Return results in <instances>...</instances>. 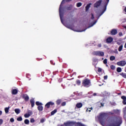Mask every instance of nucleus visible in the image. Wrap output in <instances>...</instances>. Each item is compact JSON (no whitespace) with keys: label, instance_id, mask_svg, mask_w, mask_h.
<instances>
[{"label":"nucleus","instance_id":"f257e3e1","mask_svg":"<svg viewBox=\"0 0 126 126\" xmlns=\"http://www.w3.org/2000/svg\"><path fill=\"white\" fill-rule=\"evenodd\" d=\"M122 123V120L119 117L115 118L112 120V123L108 124L107 126H120Z\"/></svg>","mask_w":126,"mask_h":126},{"label":"nucleus","instance_id":"f03ea898","mask_svg":"<svg viewBox=\"0 0 126 126\" xmlns=\"http://www.w3.org/2000/svg\"><path fill=\"white\" fill-rule=\"evenodd\" d=\"M106 121L107 118L106 114L102 113L99 114V116H98V122H99L100 125L102 126H105Z\"/></svg>","mask_w":126,"mask_h":126},{"label":"nucleus","instance_id":"7ed1b4c3","mask_svg":"<svg viewBox=\"0 0 126 126\" xmlns=\"http://www.w3.org/2000/svg\"><path fill=\"white\" fill-rule=\"evenodd\" d=\"M59 15L62 24H63V0H62L59 7Z\"/></svg>","mask_w":126,"mask_h":126},{"label":"nucleus","instance_id":"20e7f679","mask_svg":"<svg viewBox=\"0 0 126 126\" xmlns=\"http://www.w3.org/2000/svg\"><path fill=\"white\" fill-rule=\"evenodd\" d=\"M91 84V80H89V79H84V80L82 81V85L85 87H89Z\"/></svg>","mask_w":126,"mask_h":126},{"label":"nucleus","instance_id":"39448f33","mask_svg":"<svg viewBox=\"0 0 126 126\" xmlns=\"http://www.w3.org/2000/svg\"><path fill=\"white\" fill-rule=\"evenodd\" d=\"M64 125H66V126H73L74 125H77V126H85L84 125H83V124L80 123V122H67L66 124L64 123Z\"/></svg>","mask_w":126,"mask_h":126},{"label":"nucleus","instance_id":"423d86ee","mask_svg":"<svg viewBox=\"0 0 126 126\" xmlns=\"http://www.w3.org/2000/svg\"><path fill=\"white\" fill-rule=\"evenodd\" d=\"M102 2V1L101 0L97 1L95 3H94V7L98 8V7L101 5Z\"/></svg>","mask_w":126,"mask_h":126},{"label":"nucleus","instance_id":"0eeeda50","mask_svg":"<svg viewBox=\"0 0 126 126\" xmlns=\"http://www.w3.org/2000/svg\"><path fill=\"white\" fill-rule=\"evenodd\" d=\"M94 55L103 57L104 55L103 52L101 51H96L94 53Z\"/></svg>","mask_w":126,"mask_h":126},{"label":"nucleus","instance_id":"6e6552de","mask_svg":"<svg viewBox=\"0 0 126 126\" xmlns=\"http://www.w3.org/2000/svg\"><path fill=\"white\" fill-rule=\"evenodd\" d=\"M22 98L24 99L26 102H28L30 99V97L27 94H23Z\"/></svg>","mask_w":126,"mask_h":126},{"label":"nucleus","instance_id":"1a4fd4ad","mask_svg":"<svg viewBox=\"0 0 126 126\" xmlns=\"http://www.w3.org/2000/svg\"><path fill=\"white\" fill-rule=\"evenodd\" d=\"M64 26L66 27L67 28H68L70 30H73L74 27L73 24L71 25V24H66V23H64Z\"/></svg>","mask_w":126,"mask_h":126},{"label":"nucleus","instance_id":"9d476101","mask_svg":"<svg viewBox=\"0 0 126 126\" xmlns=\"http://www.w3.org/2000/svg\"><path fill=\"white\" fill-rule=\"evenodd\" d=\"M117 64L119 66H124L126 64V62L125 61H121L118 62Z\"/></svg>","mask_w":126,"mask_h":126},{"label":"nucleus","instance_id":"9b49d317","mask_svg":"<svg viewBox=\"0 0 126 126\" xmlns=\"http://www.w3.org/2000/svg\"><path fill=\"white\" fill-rule=\"evenodd\" d=\"M54 103L52 101H49L47 102L45 105V107H46L47 109H49L50 107V106H54Z\"/></svg>","mask_w":126,"mask_h":126},{"label":"nucleus","instance_id":"f8f14e48","mask_svg":"<svg viewBox=\"0 0 126 126\" xmlns=\"http://www.w3.org/2000/svg\"><path fill=\"white\" fill-rule=\"evenodd\" d=\"M110 0H106L105 2H102V4L104 5V11L107 9V6Z\"/></svg>","mask_w":126,"mask_h":126},{"label":"nucleus","instance_id":"ddd939ff","mask_svg":"<svg viewBox=\"0 0 126 126\" xmlns=\"http://www.w3.org/2000/svg\"><path fill=\"white\" fill-rule=\"evenodd\" d=\"M106 41V43H107L108 44H109V43H112V42H113V38L112 37H109L107 38Z\"/></svg>","mask_w":126,"mask_h":126},{"label":"nucleus","instance_id":"4468645a","mask_svg":"<svg viewBox=\"0 0 126 126\" xmlns=\"http://www.w3.org/2000/svg\"><path fill=\"white\" fill-rule=\"evenodd\" d=\"M117 30L116 29H112L111 32V34L112 35H115L117 34Z\"/></svg>","mask_w":126,"mask_h":126},{"label":"nucleus","instance_id":"2eb2a0df","mask_svg":"<svg viewBox=\"0 0 126 126\" xmlns=\"http://www.w3.org/2000/svg\"><path fill=\"white\" fill-rule=\"evenodd\" d=\"M18 91L16 89H13L11 91V94H12V95H16L18 94Z\"/></svg>","mask_w":126,"mask_h":126},{"label":"nucleus","instance_id":"dca6fc26","mask_svg":"<svg viewBox=\"0 0 126 126\" xmlns=\"http://www.w3.org/2000/svg\"><path fill=\"white\" fill-rule=\"evenodd\" d=\"M30 103L31 104V106H32V108H33V107L35 105V101L34 100V98H32L31 100H30Z\"/></svg>","mask_w":126,"mask_h":126},{"label":"nucleus","instance_id":"f3484780","mask_svg":"<svg viewBox=\"0 0 126 126\" xmlns=\"http://www.w3.org/2000/svg\"><path fill=\"white\" fill-rule=\"evenodd\" d=\"M83 106V104L81 102H79V103H77L76 105V107L77 108H82Z\"/></svg>","mask_w":126,"mask_h":126},{"label":"nucleus","instance_id":"a211bd4d","mask_svg":"<svg viewBox=\"0 0 126 126\" xmlns=\"http://www.w3.org/2000/svg\"><path fill=\"white\" fill-rule=\"evenodd\" d=\"M96 21H94L92 23L90 24L89 26L88 27V29H90V28L93 27L96 23Z\"/></svg>","mask_w":126,"mask_h":126},{"label":"nucleus","instance_id":"6ab92c4d","mask_svg":"<svg viewBox=\"0 0 126 126\" xmlns=\"http://www.w3.org/2000/svg\"><path fill=\"white\" fill-rule=\"evenodd\" d=\"M37 109L39 112L42 111L43 110V107L42 106V105L38 106Z\"/></svg>","mask_w":126,"mask_h":126},{"label":"nucleus","instance_id":"aec40b11","mask_svg":"<svg viewBox=\"0 0 126 126\" xmlns=\"http://www.w3.org/2000/svg\"><path fill=\"white\" fill-rule=\"evenodd\" d=\"M61 103H62V99H60L57 100L56 104H57V105H61Z\"/></svg>","mask_w":126,"mask_h":126},{"label":"nucleus","instance_id":"412c9836","mask_svg":"<svg viewBox=\"0 0 126 126\" xmlns=\"http://www.w3.org/2000/svg\"><path fill=\"white\" fill-rule=\"evenodd\" d=\"M91 4H87L85 7L86 11L89 10V8L91 7Z\"/></svg>","mask_w":126,"mask_h":126},{"label":"nucleus","instance_id":"4be33fe9","mask_svg":"<svg viewBox=\"0 0 126 126\" xmlns=\"http://www.w3.org/2000/svg\"><path fill=\"white\" fill-rule=\"evenodd\" d=\"M15 113L16 114H19L20 113V110L19 109H15Z\"/></svg>","mask_w":126,"mask_h":126},{"label":"nucleus","instance_id":"5701e85b","mask_svg":"<svg viewBox=\"0 0 126 126\" xmlns=\"http://www.w3.org/2000/svg\"><path fill=\"white\" fill-rule=\"evenodd\" d=\"M9 107L5 108H4V111H5V114L8 113H9Z\"/></svg>","mask_w":126,"mask_h":126},{"label":"nucleus","instance_id":"b1692460","mask_svg":"<svg viewBox=\"0 0 126 126\" xmlns=\"http://www.w3.org/2000/svg\"><path fill=\"white\" fill-rule=\"evenodd\" d=\"M57 112V110L56 109H55L54 110L52 111L51 112V116H53L56 113V112Z\"/></svg>","mask_w":126,"mask_h":126},{"label":"nucleus","instance_id":"393cba45","mask_svg":"<svg viewBox=\"0 0 126 126\" xmlns=\"http://www.w3.org/2000/svg\"><path fill=\"white\" fill-rule=\"evenodd\" d=\"M35 104L38 106L43 105V104L41 102L38 101L35 102Z\"/></svg>","mask_w":126,"mask_h":126},{"label":"nucleus","instance_id":"a878e982","mask_svg":"<svg viewBox=\"0 0 126 126\" xmlns=\"http://www.w3.org/2000/svg\"><path fill=\"white\" fill-rule=\"evenodd\" d=\"M120 75H121L123 78L126 79V73L122 72L120 73Z\"/></svg>","mask_w":126,"mask_h":126},{"label":"nucleus","instance_id":"bb28decb","mask_svg":"<svg viewBox=\"0 0 126 126\" xmlns=\"http://www.w3.org/2000/svg\"><path fill=\"white\" fill-rule=\"evenodd\" d=\"M17 121H18V122H22V121H23L22 117L21 116L18 117L17 118Z\"/></svg>","mask_w":126,"mask_h":126},{"label":"nucleus","instance_id":"cd10ccee","mask_svg":"<svg viewBox=\"0 0 126 126\" xmlns=\"http://www.w3.org/2000/svg\"><path fill=\"white\" fill-rule=\"evenodd\" d=\"M81 83V82L80 80H76V84L77 85H78V86L80 85Z\"/></svg>","mask_w":126,"mask_h":126},{"label":"nucleus","instance_id":"c85d7f7f","mask_svg":"<svg viewBox=\"0 0 126 126\" xmlns=\"http://www.w3.org/2000/svg\"><path fill=\"white\" fill-rule=\"evenodd\" d=\"M82 5V3L81 2H78L76 4V6L77 7H80Z\"/></svg>","mask_w":126,"mask_h":126},{"label":"nucleus","instance_id":"c756f323","mask_svg":"<svg viewBox=\"0 0 126 126\" xmlns=\"http://www.w3.org/2000/svg\"><path fill=\"white\" fill-rule=\"evenodd\" d=\"M28 114H29V115L32 116V110H28Z\"/></svg>","mask_w":126,"mask_h":126},{"label":"nucleus","instance_id":"7c9ffc66","mask_svg":"<svg viewBox=\"0 0 126 126\" xmlns=\"http://www.w3.org/2000/svg\"><path fill=\"white\" fill-rule=\"evenodd\" d=\"M116 59L115 57L114 56H111L110 58V60L112 61L115 60Z\"/></svg>","mask_w":126,"mask_h":126},{"label":"nucleus","instance_id":"2f4dec72","mask_svg":"<svg viewBox=\"0 0 126 126\" xmlns=\"http://www.w3.org/2000/svg\"><path fill=\"white\" fill-rule=\"evenodd\" d=\"M123 48V45H121L119 47V48H118L119 51V52H121V51L122 50Z\"/></svg>","mask_w":126,"mask_h":126},{"label":"nucleus","instance_id":"473e14b6","mask_svg":"<svg viewBox=\"0 0 126 126\" xmlns=\"http://www.w3.org/2000/svg\"><path fill=\"white\" fill-rule=\"evenodd\" d=\"M25 124L26 125H29L30 124V121L28 119L25 120Z\"/></svg>","mask_w":126,"mask_h":126},{"label":"nucleus","instance_id":"72a5a7b5","mask_svg":"<svg viewBox=\"0 0 126 126\" xmlns=\"http://www.w3.org/2000/svg\"><path fill=\"white\" fill-rule=\"evenodd\" d=\"M117 71L118 72V73H120L121 71H122V68L121 67H118L117 68Z\"/></svg>","mask_w":126,"mask_h":126},{"label":"nucleus","instance_id":"f704fd0d","mask_svg":"<svg viewBox=\"0 0 126 126\" xmlns=\"http://www.w3.org/2000/svg\"><path fill=\"white\" fill-rule=\"evenodd\" d=\"M93 110V107H91V108H88L86 110L87 112H91V110Z\"/></svg>","mask_w":126,"mask_h":126},{"label":"nucleus","instance_id":"c9c22d12","mask_svg":"<svg viewBox=\"0 0 126 126\" xmlns=\"http://www.w3.org/2000/svg\"><path fill=\"white\" fill-rule=\"evenodd\" d=\"M24 116L25 118H29V117H30L31 116L29 114H25Z\"/></svg>","mask_w":126,"mask_h":126},{"label":"nucleus","instance_id":"e433bc0d","mask_svg":"<svg viewBox=\"0 0 126 126\" xmlns=\"http://www.w3.org/2000/svg\"><path fill=\"white\" fill-rule=\"evenodd\" d=\"M103 5L104 6V8H103V10H102V12H101V14H100V16L102 15L105 12V11L106 10V9L105 10V5Z\"/></svg>","mask_w":126,"mask_h":126},{"label":"nucleus","instance_id":"4c0bfd02","mask_svg":"<svg viewBox=\"0 0 126 126\" xmlns=\"http://www.w3.org/2000/svg\"><path fill=\"white\" fill-rule=\"evenodd\" d=\"M121 98L122 99H123V100H126V96H124V95L122 96Z\"/></svg>","mask_w":126,"mask_h":126},{"label":"nucleus","instance_id":"58836bf2","mask_svg":"<svg viewBox=\"0 0 126 126\" xmlns=\"http://www.w3.org/2000/svg\"><path fill=\"white\" fill-rule=\"evenodd\" d=\"M110 68L112 70H114L115 69V66L113 65H112L111 66H110Z\"/></svg>","mask_w":126,"mask_h":126},{"label":"nucleus","instance_id":"ea45409f","mask_svg":"<svg viewBox=\"0 0 126 126\" xmlns=\"http://www.w3.org/2000/svg\"><path fill=\"white\" fill-rule=\"evenodd\" d=\"M10 123H14V118H10Z\"/></svg>","mask_w":126,"mask_h":126},{"label":"nucleus","instance_id":"a19ab883","mask_svg":"<svg viewBox=\"0 0 126 126\" xmlns=\"http://www.w3.org/2000/svg\"><path fill=\"white\" fill-rule=\"evenodd\" d=\"M45 122V120L43 118H42L41 120H40V123L41 124H43V123Z\"/></svg>","mask_w":126,"mask_h":126},{"label":"nucleus","instance_id":"79ce46f5","mask_svg":"<svg viewBox=\"0 0 126 126\" xmlns=\"http://www.w3.org/2000/svg\"><path fill=\"white\" fill-rule=\"evenodd\" d=\"M107 60L105 59H104V60H103V63L107 64Z\"/></svg>","mask_w":126,"mask_h":126},{"label":"nucleus","instance_id":"37998d69","mask_svg":"<svg viewBox=\"0 0 126 126\" xmlns=\"http://www.w3.org/2000/svg\"><path fill=\"white\" fill-rule=\"evenodd\" d=\"M91 15V19L94 20V15L93 14V13H92Z\"/></svg>","mask_w":126,"mask_h":126},{"label":"nucleus","instance_id":"c03bdc74","mask_svg":"<svg viewBox=\"0 0 126 126\" xmlns=\"http://www.w3.org/2000/svg\"><path fill=\"white\" fill-rule=\"evenodd\" d=\"M31 123H34L35 120L33 118H32L30 121Z\"/></svg>","mask_w":126,"mask_h":126},{"label":"nucleus","instance_id":"a18cd8bd","mask_svg":"<svg viewBox=\"0 0 126 126\" xmlns=\"http://www.w3.org/2000/svg\"><path fill=\"white\" fill-rule=\"evenodd\" d=\"M3 123V121L2 119H0V125H1Z\"/></svg>","mask_w":126,"mask_h":126},{"label":"nucleus","instance_id":"49530a36","mask_svg":"<svg viewBox=\"0 0 126 126\" xmlns=\"http://www.w3.org/2000/svg\"><path fill=\"white\" fill-rule=\"evenodd\" d=\"M102 71V69L100 68H98V69H97V72H101Z\"/></svg>","mask_w":126,"mask_h":126},{"label":"nucleus","instance_id":"de8ad7c7","mask_svg":"<svg viewBox=\"0 0 126 126\" xmlns=\"http://www.w3.org/2000/svg\"><path fill=\"white\" fill-rule=\"evenodd\" d=\"M123 103L124 105H126V99L123 101Z\"/></svg>","mask_w":126,"mask_h":126},{"label":"nucleus","instance_id":"09e8293b","mask_svg":"<svg viewBox=\"0 0 126 126\" xmlns=\"http://www.w3.org/2000/svg\"><path fill=\"white\" fill-rule=\"evenodd\" d=\"M107 78H108V76L107 75L106 76H104L103 77V79H104V80H107Z\"/></svg>","mask_w":126,"mask_h":126},{"label":"nucleus","instance_id":"8fccbe9b","mask_svg":"<svg viewBox=\"0 0 126 126\" xmlns=\"http://www.w3.org/2000/svg\"><path fill=\"white\" fill-rule=\"evenodd\" d=\"M119 35L120 36H122L123 35V33L122 32H120L119 33Z\"/></svg>","mask_w":126,"mask_h":126},{"label":"nucleus","instance_id":"3c124183","mask_svg":"<svg viewBox=\"0 0 126 126\" xmlns=\"http://www.w3.org/2000/svg\"><path fill=\"white\" fill-rule=\"evenodd\" d=\"M50 63L52 64V65H55V63L53 61H50Z\"/></svg>","mask_w":126,"mask_h":126},{"label":"nucleus","instance_id":"603ef678","mask_svg":"<svg viewBox=\"0 0 126 126\" xmlns=\"http://www.w3.org/2000/svg\"><path fill=\"white\" fill-rule=\"evenodd\" d=\"M97 47H98V48H101V43L98 44L97 45Z\"/></svg>","mask_w":126,"mask_h":126},{"label":"nucleus","instance_id":"864d4df0","mask_svg":"<svg viewBox=\"0 0 126 126\" xmlns=\"http://www.w3.org/2000/svg\"><path fill=\"white\" fill-rule=\"evenodd\" d=\"M63 0L67 2H69L71 1H72V0Z\"/></svg>","mask_w":126,"mask_h":126},{"label":"nucleus","instance_id":"5fc2aeb1","mask_svg":"<svg viewBox=\"0 0 126 126\" xmlns=\"http://www.w3.org/2000/svg\"><path fill=\"white\" fill-rule=\"evenodd\" d=\"M2 115V111L0 110V116H1Z\"/></svg>","mask_w":126,"mask_h":126},{"label":"nucleus","instance_id":"6e6d98bb","mask_svg":"<svg viewBox=\"0 0 126 126\" xmlns=\"http://www.w3.org/2000/svg\"><path fill=\"white\" fill-rule=\"evenodd\" d=\"M96 95V93H94L93 96H95Z\"/></svg>","mask_w":126,"mask_h":126},{"label":"nucleus","instance_id":"4d7b16f0","mask_svg":"<svg viewBox=\"0 0 126 126\" xmlns=\"http://www.w3.org/2000/svg\"><path fill=\"white\" fill-rule=\"evenodd\" d=\"M66 104V102H63V106H65V105Z\"/></svg>","mask_w":126,"mask_h":126},{"label":"nucleus","instance_id":"13d9d810","mask_svg":"<svg viewBox=\"0 0 126 126\" xmlns=\"http://www.w3.org/2000/svg\"><path fill=\"white\" fill-rule=\"evenodd\" d=\"M58 126H63V125H58Z\"/></svg>","mask_w":126,"mask_h":126},{"label":"nucleus","instance_id":"bf43d9fd","mask_svg":"<svg viewBox=\"0 0 126 126\" xmlns=\"http://www.w3.org/2000/svg\"><path fill=\"white\" fill-rule=\"evenodd\" d=\"M85 31H86V29H85L84 30L81 31H79V32H83Z\"/></svg>","mask_w":126,"mask_h":126},{"label":"nucleus","instance_id":"052dcab7","mask_svg":"<svg viewBox=\"0 0 126 126\" xmlns=\"http://www.w3.org/2000/svg\"><path fill=\"white\" fill-rule=\"evenodd\" d=\"M124 11H125V12H126V7H125V8L124 9Z\"/></svg>","mask_w":126,"mask_h":126},{"label":"nucleus","instance_id":"680f3d73","mask_svg":"<svg viewBox=\"0 0 126 126\" xmlns=\"http://www.w3.org/2000/svg\"><path fill=\"white\" fill-rule=\"evenodd\" d=\"M100 104H101V106H103L104 104L102 103H101Z\"/></svg>","mask_w":126,"mask_h":126},{"label":"nucleus","instance_id":"e2e57ef3","mask_svg":"<svg viewBox=\"0 0 126 126\" xmlns=\"http://www.w3.org/2000/svg\"><path fill=\"white\" fill-rule=\"evenodd\" d=\"M61 105H62V106H63V102H62Z\"/></svg>","mask_w":126,"mask_h":126},{"label":"nucleus","instance_id":"0e129e2a","mask_svg":"<svg viewBox=\"0 0 126 126\" xmlns=\"http://www.w3.org/2000/svg\"><path fill=\"white\" fill-rule=\"evenodd\" d=\"M124 29H125L126 30V26H124Z\"/></svg>","mask_w":126,"mask_h":126},{"label":"nucleus","instance_id":"69168bd1","mask_svg":"<svg viewBox=\"0 0 126 126\" xmlns=\"http://www.w3.org/2000/svg\"><path fill=\"white\" fill-rule=\"evenodd\" d=\"M125 48L126 49V43L125 44Z\"/></svg>","mask_w":126,"mask_h":126},{"label":"nucleus","instance_id":"338daca9","mask_svg":"<svg viewBox=\"0 0 126 126\" xmlns=\"http://www.w3.org/2000/svg\"><path fill=\"white\" fill-rule=\"evenodd\" d=\"M59 61L60 62H62V61H61V59H59Z\"/></svg>","mask_w":126,"mask_h":126},{"label":"nucleus","instance_id":"774afa93","mask_svg":"<svg viewBox=\"0 0 126 126\" xmlns=\"http://www.w3.org/2000/svg\"><path fill=\"white\" fill-rule=\"evenodd\" d=\"M62 86L63 87V85H62Z\"/></svg>","mask_w":126,"mask_h":126}]
</instances>
